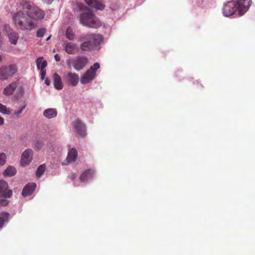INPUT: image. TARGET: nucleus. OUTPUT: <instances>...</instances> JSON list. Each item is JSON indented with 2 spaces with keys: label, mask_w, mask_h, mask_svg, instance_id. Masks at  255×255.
<instances>
[{
  "label": "nucleus",
  "mask_w": 255,
  "mask_h": 255,
  "mask_svg": "<svg viewBox=\"0 0 255 255\" xmlns=\"http://www.w3.org/2000/svg\"><path fill=\"white\" fill-rule=\"evenodd\" d=\"M85 1L89 6L96 9L103 10L105 8L104 4L96 0H85Z\"/></svg>",
  "instance_id": "obj_17"
},
{
  "label": "nucleus",
  "mask_w": 255,
  "mask_h": 255,
  "mask_svg": "<svg viewBox=\"0 0 255 255\" xmlns=\"http://www.w3.org/2000/svg\"><path fill=\"white\" fill-rule=\"evenodd\" d=\"M9 214L7 212H2L0 214V229L3 227L4 223L7 222Z\"/></svg>",
  "instance_id": "obj_22"
},
{
  "label": "nucleus",
  "mask_w": 255,
  "mask_h": 255,
  "mask_svg": "<svg viewBox=\"0 0 255 255\" xmlns=\"http://www.w3.org/2000/svg\"><path fill=\"white\" fill-rule=\"evenodd\" d=\"M16 173V169L12 166H8L4 171V175L7 176H12Z\"/></svg>",
  "instance_id": "obj_23"
},
{
  "label": "nucleus",
  "mask_w": 255,
  "mask_h": 255,
  "mask_svg": "<svg viewBox=\"0 0 255 255\" xmlns=\"http://www.w3.org/2000/svg\"><path fill=\"white\" fill-rule=\"evenodd\" d=\"M237 10L236 1H230L224 5L223 12L225 16H229L233 15Z\"/></svg>",
  "instance_id": "obj_8"
},
{
  "label": "nucleus",
  "mask_w": 255,
  "mask_h": 255,
  "mask_svg": "<svg viewBox=\"0 0 255 255\" xmlns=\"http://www.w3.org/2000/svg\"><path fill=\"white\" fill-rule=\"evenodd\" d=\"M1 56L0 55V62L1 61Z\"/></svg>",
  "instance_id": "obj_42"
},
{
  "label": "nucleus",
  "mask_w": 255,
  "mask_h": 255,
  "mask_svg": "<svg viewBox=\"0 0 255 255\" xmlns=\"http://www.w3.org/2000/svg\"><path fill=\"white\" fill-rule=\"evenodd\" d=\"M55 59L56 61L59 62L60 60V57L59 55L57 54L55 55L54 56Z\"/></svg>",
  "instance_id": "obj_35"
},
{
  "label": "nucleus",
  "mask_w": 255,
  "mask_h": 255,
  "mask_svg": "<svg viewBox=\"0 0 255 255\" xmlns=\"http://www.w3.org/2000/svg\"><path fill=\"white\" fill-rule=\"evenodd\" d=\"M18 86L17 82H12L7 85L3 91V94L8 96L12 95Z\"/></svg>",
  "instance_id": "obj_16"
},
{
  "label": "nucleus",
  "mask_w": 255,
  "mask_h": 255,
  "mask_svg": "<svg viewBox=\"0 0 255 255\" xmlns=\"http://www.w3.org/2000/svg\"><path fill=\"white\" fill-rule=\"evenodd\" d=\"M12 109L7 108L5 105L0 104V112L4 115H9L11 114Z\"/></svg>",
  "instance_id": "obj_27"
},
{
  "label": "nucleus",
  "mask_w": 255,
  "mask_h": 255,
  "mask_svg": "<svg viewBox=\"0 0 255 255\" xmlns=\"http://www.w3.org/2000/svg\"><path fill=\"white\" fill-rule=\"evenodd\" d=\"M25 106H24L19 110H18V111H17L16 112H15L14 113V115L16 117L18 118L19 117V115L21 114V113L23 111V110L25 109Z\"/></svg>",
  "instance_id": "obj_32"
},
{
  "label": "nucleus",
  "mask_w": 255,
  "mask_h": 255,
  "mask_svg": "<svg viewBox=\"0 0 255 255\" xmlns=\"http://www.w3.org/2000/svg\"><path fill=\"white\" fill-rule=\"evenodd\" d=\"M79 80V76L75 73L69 72L65 77L66 83L70 86L74 87L77 85Z\"/></svg>",
  "instance_id": "obj_14"
},
{
  "label": "nucleus",
  "mask_w": 255,
  "mask_h": 255,
  "mask_svg": "<svg viewBox=\"0 0 255 255\" xmlns=\"http://www.w3.org/2000/svg\"><path fill=\"white\" fill-rule=\"evenodd\" d=\"M53 82L54 87L56 89L61 90L63 88V85L61 78L57 73H55L53 75Z\"/></svg>",
  "instance_id": "obj_20"
},
{
  "label": "nucleus",
  "mask_w": 255,
  "mask_h": 255,
  "mask_svg": "<svg viewBox=\"0 0 255 255\" xmlns=\"http://www.w3.org/2000/svg\"><path fill=\"white\" fill-rule=\"evenodd\" d=\"M45 2L47 3H50L53 0H43Z\"/></svg>",
  "instance_id": "obj_40"
},
{
  "label": "nucleus",
  "mask_w": 255,
  "mask_h": 255,
  "mask_svg": "<svg viewBox=\"0 0 255 255\" xmlns=\"http://www.w3.org/2000/svg\"><path fill=\"white\" fill-rule=\"evenodd\" d=\"M17 67L14 64L4 65L0 68V77L3 80L12 77L17 72Z\"/></svg>",
  "instance_id": "obj_7"
},
{
  "label": "nucleus",
  "mask_w": 255,
  "mask_h": 255,
  "mask_svg": "<svg viewBox=\"0 0 255 255\" xmlns=\"http://www.w3.org/2000/svg\"><path fill=\"white\" fill-rule=\"evenodd\" d=\"M78 155L77 150L75 148H71L69 150L66 160L68 163L74 162Z\"/></svg>",
  "instance_id": "obj_19"
},
{
  "label": "nucleus",
  "mask_w": 255,
  "mask_h": 255,
  "mask_svg": "<svg viewBox=\"0 0 255 255\" xmlns=\"http://www.w3.org/2000/svg\"><path fill=\"white\" fill-rule=\"evenodd\" d=\"M8 203L9 201L7 199H1L0 200V207L6 206L7 205H8Z\"/></svg>",
  "instance_id": "obj_31"
},
{
  "label": "nucleus",
  "mask_w": 255,
  "mask_h": 255,
  "mask_svg": "<svg viewBox=\"0 0 255 255\" xmlns=\"http://www.w3.org/2000/svg\"><path fill=\"white\" fill-rule=\"evenodd\" d=\"M45 31L46 29L45 28H41L39 29L37 32V36L38 37H43Z\"/></svg>",
  "instance_id": "obj_30"
},
{
  "label": "nucleus",
  "mask_w": 255,
  "mask_h": 255,
  "mask_svg": "<svg viewBox=\"0 0 255 255\" xmlns=\"http://www.w3.org/2000/svg\"><path fill=\"white\" fill-rule=\"evenodd\" d=\"M37 69L38 70H44L47 66V62L46 60L42 61V57H39L36 61Z\"/></svg>",
  "instance_id": "obj_24"
},
{
  "label": "nucleus",
  "mask_w": 255,
  "mask_h": 255,
  "mask_svg": "<svg viewBox=\"0 0 255 255\" xmlns=\"http://www.w3.org/2000/svg\"><path fill=\"white\" fill-rule=\"evenodd\" d=\"M64 48L65 52L70 55L77 53L80 49V47L77 44L72 42L65 43Z\"/></svg>",
  "instance_id": "obj_12"
},
{
  "label": "nucleus",
  "mask_w": 255,
  "mask_h": 255,
  "mask_svg": "<svg viewBox=\"0 0 255 255\" xmlns=\"http://www.w3.org/2000/svg\"><path fill=\"white\" fill-rule=\"evenodd\" d=\"M57 115V111L56 109H47L45 110L43 112V116L48 119L54 118L56 117Z\"/></svg>",
  "instance_id": "obj_21"
},
{
  "label": "nucleus",
  "mask_w": 255,
  "mask_h": 255,
  "mask_svg": "<svg viewBox=\"0 0 255 255\" xmlns=\"http://www.w3.org/2000/svg\"><path fill=\"white\" fill-rule=\"evenodd\" d=\"M41 147V143L39 142H37L35 144V147H36L37 149H39Z\"/></svg>",
  "instance_id": "obj_36"
},
{
  "label": "nucleus",
  "mask_w": 255,
  "mask_h": 255,
  "mask_svg": "<svg viewBox=\"0 0 255 255\" xmlns=\"http://www.w3.org/2000/svg\"><path fill=\"white\" fill-rule=\"evenodd\" d=\"M236 3L239 14L241 16L248 10L251 4V0H239Z\"/></svg>",
  "instance_id": "obj_10"
},
{
  "label": "nucleus",
  "mask_w": 255,
  "mask_h": 255,
  "mask_svg": "<svg viewBox=\"0 0 255 255\" xmlns=\"http://www.w3.org/2000/svg\"><path fill=\"white\" fill-rule=\"evenodd\" d=\"M94 170L91 169L86 170L80 176V180L84 182L91 179L94 174Z\"/></svg>",
  "instance_id": "obj_18"
},
{
  "label": "nucleus",
  "mask_w": 255,
  "mask_h": 255,
  "mask_svg": "<svg viewBox=\"0 0 255 255\" xmlns=\"http://www.w3.org/2000/svg\"><path fill=\"white\" fill-rule=\"evenodd\" d=\"M15 24L19 28L24 30H31L34 27V23L30 20H26L24 13L21 11L17 12L13 16Z\"/></svg>",
  "instance_id": "obj_4"
},
{
  "label": "nucleus",
  "mask_w": 255,
  "mask_h": 255,
  "mask_svg": "<svg viewBox=\"0 0 255 255\" xmlns=\"http://www.w3.org/2000/svg\"><path fill=\"white\" fill-rule=\"evenodd\" d=\"M84 9L86 11L80 15V23L90 28H97L100 27L101 23L100 20L87 7Z\"/></svg>",
  "instance_id": "obj_2"
},
{
  "label": "nucleus",
  "mask_w": 255,
  "mask_h": 255,
  "mask_svg": "<svg viewBox=\"0 0 255 255\" xmlns=\"http://www.w3.org/2000/svg\"><path fill=\"white\" fill-rule=\"evenodd\" d=\"M46 75V71L45 70H40V75L41 79H44Z\"/></svg>",
  "instance_id": "obj_34"
},
{
  "label": "nucleus",
  "mask_w": 255,
  "mask_h": 255,
  "mask_svg": "<svg viewBox=\"0 0 255 255\" xmlns=\"http://www.w3.org/2000/svg\"><path fill=\"white\" fill-rule=\"evenodd\" d=\"M51 38V35H50L49 37H48L47 38H46V41H48Z\"/></svg>",
  "instance_id": "obj_41"
},
{
  "label": "nucleus",
  "mask_w": 255,
  "mask_h": 255,
  "mask_svg": "<svg viewBox=\"0 0 255 255\" xmlns=\"http://www.w3.org/2000/svg\"><path fill=\"white\" fill-rule=\"evenodd\" d=\"M22 9L27 15L31 19L40 20L44 18L45 12L34 5L32 2L25 1Z\"/></svg>",
  "instance_id": "obj_3"
},
{
  "label": "nucleus",
  "mask_w": 255,
  "mask_h": 255,
  "mask_svg": "<svg viewBox=\"0 0 255 255\" xmlns=\"http://www.w3.org/2000/svg\"><path fill=\"white\" fill-rule=\"evenodd\" d=\"M45 170V166L43 164L39 166L36 170V175L38 177L41 176Z\"/></svg>",
  "instance_id": "obj_28"
},
{
  "label": "nucleus",
  "mask_w": 255,
  "mask_h": 255,
  "mask_svg": "<svg viewBox=\"0 0 255 255\" xmlns=\"http://www.w3.org/2000/svg\"><path fill=\"white\" fill-rule=\"evenodd\" d=\"M8 36L11 43L13 44H16L17 39L18 38V34L16 32L13 31L9 32L8 34Z\"/></svg>",
  "instance_id": "obj_25"
},
{
  "label": "nucleus",
  "mask_w": 255,
  "mask_h": 255,
  "mask_svg": "<svg viewBox=\"0 0 255 255\" xmlns=\"http://www.w3.org/2000/svg\"><path fill=\"white\" fill-rule=\"evenodd\" d=\"M66 37L70 40H73L75 38V34L73 29L69 27L66 31Z\"/></svg>",
  "instance_id": "obj_26"
},
{
  "label": "nucleus",
  "mask_w": 255,
  "mask_h": 255,
  "mask_svg": "<svg viewBox=\"0 0 255 255\" xmlns=\"http://www.w3.org/2000/svg\"><path fill=\"white\" fill-rule=\"evenodd\" d=\"M76 177V173H73L71 176V179L72 180H74Z\"/></svg>",
  "instance_id": "obj_39"
},
{
  "label": "nucleus",
  "mask_w": 255,
  "mask_h": 255,
  "mask_svg": "<svg viewBox=\"0 0 255 255\" xmlns=\"http://www.w3.org/2000/svg\"><path fill=\"white\" fill-rule=\"evenodd\" d=\"M73 127L75 132L78 134L81 137H83L86 134V126L82 121L79 119H77L73 123Z\"/></svg>",
  "instance_id": "obj_9"
},
{
  "label": "nucleus",
  "mask_w": 255,
  "mask_h": 255,
  "mask_svg": "<svg viewBox=\"0 0 255 255\" xmlns=\"http://www.w3.org/2000/svg\"><path fill=\"white\" fill-rule=\"evenodd\" d=\"M4 124V120L3 119L0 117V126H2Z\"/></svg>",
  "instance_id": "obj_37"
},
{
  "label": "nucleus",
  "mask_w": 255,
  "mask_h": 255,
  "mask_svg": "<svg viewBox=\"0 0 255 255\" xmlns=\"http://www.w3.org/2000/svg\"><path fill=\"white\" fill-rule=\"evenodd\" d=\"M88 59L85 56H78L67 60L66 63L69 67H73L76 70L84 69L88 63Z\"/></svg>",
  "instance_id": "obj_5"
},
{
  "label": "nucleus",
  "mask_w": 255,
  "mask_h": 255,
  "mask_svg": "<svg viewBox=\"0 0 255 255\" xmlns=\"http://www.w3.org/2000/svg\"><path fill=\"white\" fill-rule=\"evenodd\" d=\"M45 83L47 85H48H48H50V82L49 80L47 78H46V79H45Z\"/></svg>",
  "instance_id": "obj_38"
},
{
  "label": "nucleus",
  "mask_w": 255,
  "mask_h": 255,
  "mask_svg": "<svg viewBox=\"0 0 255 255\" xmlns=\"http://www.w3.org/2000/svg\"><path fill=\"white\" fill-rule=\"evenodd\" d=\"M80 41L82 42L79 46L81 51L92 52L100 49L103 37L100 34L89 33L81 35Z\"/></svg>",
  "instance_id": "obj_1"
},
{
  "label": "nucleus",
  "mask_w": 255,
  "mask_h": 255,
  "mask_svg": "<svg viewBox=\"0 0 255 255\" xmlns=\"http://www.w3.org/2000/svg\"><path fill=\"white\" fill-rule=\"evenodd\" d=\"M100 67V66L98 63H96L91 66L90 69L81 77V83L82 84H86L94 80L96 76V71Z\"/></svg>",
  "instance_id": "obj_6"
},
{
  "label": "nucleus",
  "mask_w": 255,
  "mask_h": 255,
  "mask_svg": "<svg viewBox=\"0 0 255 255\" xmlns=\"http://www.w3.org/2000/svg\"><path fill=\"white\" fill-rule=\"evenodd\" d=\"M36 185L34 183H28L23 188L22 191V195L25 197L30 195L34 191Z\"/></svg>",
  "instance_id": "obj_15"
},
{
  "label": "nucleus",
  "mask_w": 255,
  "mask_h": 255,
  "mask_svg": "<svg viewBox=\"0 0 255 255\" xmlns=\"http://www.w3.org/2000/svg\"><path fill=\"white\" fill-rule=\"evenodd\" d=\"M4 29L7 32V34H8V33L12 31V29H11V28H10V26L7 24H5L4 25Z\"/></svg>",
  "instance_id": "obj_33"
},
{
  "label": "nucleus",
  "mask_w": 255,
  "mask_h": 255,
  "mask_svg": "<svg viewBox=\"0 0 255 255\" xmlns=\"http://www.w3.org/2000/svg\"><path fill=\"white\" fill-rule=\"evenodd\" d=\"M6 154L4 153H0V165H4L6 162Z\"/></svg>",
  "instance_id": "obj_29"
},
{
  "label": "nucleus",
  "mask_w": 255,
  "mask_h": 255,
  "mask_svg": "<svg viewBox=\"0 0 255 255\" xmlns=\"http://www.w3.org/2000/svg\"><path fill=\"white\" fill-rule=\"evenodd\" d=\"M32 158V150L31 149H27L22 153L20 159V164L22 166H26L31 162Z\"/></svg>",
  "instance_id": "obj_11"
},
{
  "label": "nucleus",
  "mask_w": 255,
  "mask_h": 255,
  "mask_svg": "<svg viewBox=\"0 0 255 255\" xmlns=\"http://www.w3.org/2000/svg\"><path fill=\"white\" fill-rule=\"evenodd\" d=\"M8 184L4 180H0V193L5 198H10L12 195L11 190H7Z\"/></svg>",
  "instance_id": "obj_13"
}]
</instances>
